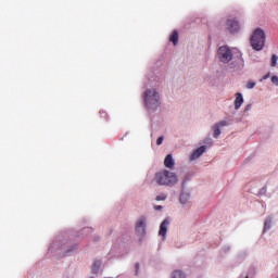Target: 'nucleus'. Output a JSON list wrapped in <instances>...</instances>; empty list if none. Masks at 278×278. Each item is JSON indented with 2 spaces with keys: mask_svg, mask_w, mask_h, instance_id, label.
<instances>
[{
  "mask_svg": "<svg viewBox=\"0 0 278 278\" xmlns=\"http://www.w3.org/2000/svg\"><path fill=\"white\" fill-rule=\"evenodd\" d=\"M178 181L179 178L177 177V174L168 169L156 172L152 179V182L156 186H165L167 188H173V186H175Z\"/></svg>",
  "mask_w": 278,
  "mask_h": 278,
  "instance_id": "nucleus-1",
  "label": "nucleus"
},
{
  "mask_svg": "<svg viewBox=\"0 0 278 278\" xmlns=\"http://www.w3.org/2000/svg\"><path fill=\"white\" fill-rule=\"evenodd\" d=\"M250 42L254 51H262V49H264V45H266V34L262 28H256L253 31Z\"/></svg>",
  "mask_w": 278,
  "mask_h": 278,
  "instance_id": "nucleus-2",
  "label": "nucleus"
},
{
  "mask_svg": "<svg viewBox=\"0 0 278 278\" xmlns=\"http://www.w3.org/2000/svg\"><path fill=\"white\" fill-rule=\"evenodd\" d=\"M144 103L149 110H153L160 105V94L155 89H148L144 92Z\"/></svg>",
  "mask_w": 278,
  "mask_h": 278,
  "instance_id": "nucleus-3",
  "label": "nucleus"
},
{
  "mask_svg": "<svg viewBox=\"0 0 278 278\" xmlns=\"http://www.w3.org/2000/svg\"><path fill=\"white\" fill-rule=\"evenodd\" d=\"M217 55L224 64H228V62H231L233 60V52H231V49L227 46H222L218 48Z\"/></svg>",
  "mask_w": 278,
  "mask_h": 278,
  "instance_id": "nucleus-4",
  "label": "nucleus"
},
{
  "mask_svg": "<svg viewBox=\"0 0 278 278\" xmlns=\"http://www.w3.org/2000/svg\"><path fill=\"white\" fill-rule=\"evenodd\" d=\"M136 232L141 235L147 233V219L144 217L139 218L137 222Z\"/></svg>",
  "mask_w": 278,
  "mask_h": 278,
  "instance_id": "nucleus-5",
  "label": "nucleus"
},
{
  "mask_svg": "<svg viewBox=\"0 0 278 278\" xmlns=\"http://www.w3.org/2000/svg\"><path fill=\"white\" fill-rule=\"evenodd\" d=\"M227 27H228L230 34H236V31H238L240 29V24L238 23V21L229 20L227 22Z\"/></svg>",
  "mask_w": 278,
  "mask_h": 278,
  "instance_id": "nucleus-6",
  "label": "nucleus"
},
{
  "mask_svg": "<svg viewBox=\"0 0 278 278\" xmlns=\"http://www.w3.org/2000/svg\"><path fill=\"white\" fill-rule=\"evenodd\" d=\"M243 103H244V98L242 97V93L237 92L236 99H235V109L240 110V108H242Z\"/></svg>",
  "mask_w": 278,
  "mask_h": 278,
  "instance_id": "nucleus-7",
  "label": "nucleus"
},
{
  "mask_svg": "<svg viewBox=\"0 0 278 278\" xmlns=\"http://www.w3.org/2000/svg\"><path fill=\"white\" fill-rule=\"evenodd\" d=\"M165 168L173 169L175 168V160H173V154H168L164 160Z\"/></svg>",
  "mask_w": 278,
  "mask_h": 278,
  "instance_id": "nucleus-8",
  "label": "nucleus"
},
{
  "mask_svg": "<svg viewBox=\"0 0 278 278\" xmlns=\"http://www.w3.org/2000/svg\"><path fill=\"white\" fill-rule=\"evenodd\" d=\"M206 147L205 146H202L200 148H198L191 155H190V161H194V160H198V157L200 155H203V152L205 151Z\"/></svg>",
  "mask_w": 278,
  "mask_h": 278,
  "instance_id": "nucleus-9",
  "label": "nucleus"
},
{
  "mask_svg": "<svg viewBox=\"0 0 278 278\" xmlns=\"http://www.w3.org/2000/svg\"><path fill=\"white\" fill-rule=\"evenodd\" d=\"M170 222L168 219H164L160 226L159 235L166 236V231H168V225Z\"/></svg>",
  "mask_w": 278,
  "mask_h": 278,
  "instance_id": "nucleus-10",
  "label": "nucleus"
},
{
  "mask_svg": "<svg viewBox=\"0 0 278 278\" xmlns=\"http://www.w3.org/2000/svg\"><path fill=\"white\" fill-rule=\"evenodd\" d=\"M169 42H173L174 46H177V42H179V33L177 30H174L169 36Z\"/></svg>",
  "mask_w": 278,
  "mask_h": 278,
  "instance_id": "nucleus-11",
  "label": "nucleus"
},
{
  "mask_svg": "<svg viewBox=\"0 0 278 278\" xmlns=\"http://www.w3.org/2000/svg\"><path fill=\"white\" fill-rule=\"evenodd\" d=\"M172 278H186V275L181 270H175L172 275Z\"/></svg>",
  "mask_w": 278,
  "mask_h": 278,
  "instance_id": "nucleus-12",
  "label": "nucleus"
},
{
  "mask_svg": "<svg viewBox=\"0 0 278 278\" xmlns=\"http://www.w3.org/2000/svg\"><path fill=\"white\" fill-rule=\"evenodd\" d=\"M213 131H214L213 137L218 138V136L220 135V127L218 125H215L213 127Z\"/></svg>",
  "mask_w": 278,
  "mask_h": 278,
  "instance_id": "nucleus-13",
  "label": "nucleus"
},
{
  "mask_svg": "<svg viewBox=\"0 0 278 278\" xmlns=\"http://www.w3.org/2000/svg\"><path fill=\"white\" fill-rule=\"evenodd\" d=\"M101 268V261H96L92 265L93 273H97Z\"/></svg>",
  "mask_w": 278,
  "mask_h": 278,
  "instance_id": "nucleus-14",
  "label": "nucleus"
},
{
  "mask_svg": "<svg viewBox=\"0 0 278 278\" xmlns=\"http://www.w3.org/2000/svg\"><path fill=\"white\" fill-rule=\"evenodd\" d=\"M168 199V195L166 193H161L160 195H156L155 201H166Z\"/></svg>",
  "mask_w": 278,
  "mask_h": 278,
  "instance_id": "nucleus-15",
  "label": "nucleus"
},
{
  "mask_svg": "<svg viewBox=\"0 0 278 278\" xmlns=\"http://www.w3.org/2000/svg\"><path fill=\"white\" fill-rule=\"evenodd\" d=\"M189 198H190L189 194L181 193V194H180V203H182V204L186 203Z\"/></svg>",
  "mask_w": 278,
  "mask_h": 278,
  "instance_id": "nucleus-16",
  "label": "nucleus"
},
{
  "mask_svg": "<svg viewBox=\"0 0 278 278\" xmlns=\"http://www.w3.org/2000/svg\"><path fill=\"white\" fill-rule=\"evenodd\" d=\"M271 66L273 67L277 66V56H276V54L271 55Z\"/></svg>",
  "mask_w": 278,
  "mask_h": 278,
  "instance_id": "nucleus-17",
  "label": "nucleus"
},
{
  "mask_svg": "<svg viewBox=\"0 0 278 278\" xmlns=\"http://www.w3.org/2000/svg\"><path fill=\"white\" fill-rule=\"evenodd\" d=\"M271 84H274L275 86H278V77L277 76L271 77Z\"/></svg>",
  "mask_w": 278,
  "mask_h": 278,
  "instance_id": "nucleus-18",
  "label": "nucleus"
},
{
  "mask_svg": "<svg viewBox=\"0 0 278 278\" xmlns=\"http://www.w3.org/2000/svg\"><path fill=\"white\" fill-rule=\"evenodd\" d=\"M164 142V137H159L157 139H156V144H157V147H160V144H162Z\"/></svg>",
  "mask_w": 278,
  "mask_h": 278,
  "instance_id": "nucleus-19",
  "label": "nucleus"
},
{
  "mask_svg": "<svg viewBox=\"0 0 278 278\" xmlns=\"http://www.w3.org/2000/svg\"><path fill=\"white\" fill-rule=\"evenodd\" d=\"M101 118L108 119V113L105 111H100Z\"/></svg>",
  "mask_w": 278,
  "mask_h": 278,
  "instance_id": "nucleus-20",
  "label": "nucleus"
},
{
  "mask_svg": "<svg viewBox=\"0 0 278 278\" xmlns=\"http://www.w3.org/2000/svg\"><path fill=\"white\" fill-rule=\"evenodd\" d=\"M247 88H249V89L255 88V83L249 81V83L247 84Z\"/></svg>",
  "mask_w": 278,
  "mask_h": 278,
  "instance_id": "nucleus-21",
  "label": "nucleus"
},
{
  "mask_svg": "<svg viewBox=\"0 0 278 278\" xmlns=\"http://www.w3.org/2000/svg\"><path fill=\"white\" fill-rule=\"evenodd\" d=\"M216 125H218V127H225V126H227V122L222 121V122H219V123L216 124Z\"/></svg>",
  "mask_w": 278,
  "mask_h": 278,
  "instance_id": "nucleus-22",
  "label": "nucleus"
},
{
  "mask_svg": "<svg viewBox=\"0 0 278 278\" xmlns=\"http://www.w3.org/2000/svg\"><path fill=\"white\" fill-rule=\"evenodd\" d=\"M135 268H136V275H138V270H140V264L136 263Z\"/></svg>",
  "mask_w": 278,
  "mask_h": 278,
  "instance_id": "nucleus-23",
  "label": "nucleus"
},
{
  "mask_svg": "<svg viewBox=\"0 0 278 278\" xmlns=\"http://www.w3.org/2000/svg\"><path fill=\"white\" fill-rule=\"evenodd\" d=\"M265 229H270V222L268 220L265 222Z\"/></svg>",
  "mask_w": 278,
  "mask_h": 278,
  "instance_id": "nucleus-24",
  "label": "nucleus"
},
{
  "mask_svg": "<svg viewBox=\"0 0 278 278\" xmlns=\"http://www.w3.org/2000/svg\"><path fill=\"white\" fill-rule=\"evenodd\" d=\"M154 210H156V211L162 210V205H155V206H154Z\"/></svg>",
  "mask_w": 278,
  "mask_h": 278,
  "instance_id": "nucleus-25",
  "label": "nucleus"
}]
</instances>
